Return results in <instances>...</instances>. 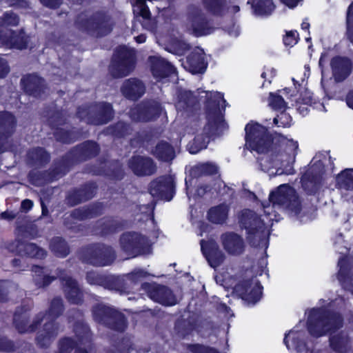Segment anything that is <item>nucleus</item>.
<instances>
[{
  "label": "nucleus",
  "mask_w": 353,
  "mask_h": 353,
  "mask_svg": "<svg viewBox=\"0 0 353 353\" xmlns=\"http://www.w3.org/2000/svg\"><path fill=\"white\" fill-rule=\"evenodd\" d=\"M272 203L263 206L265 219L259 218L257 214L250 210L242 211L240 223L248 232L249 239L253 243H263L269 236V227L271 222L276 220L273 208L278 206L292 215H298L301 210L299 198L295 190L287 184L279 186L269 196Z\"/></svg>",
  "instance_id": "f257e3e1"
},
{
  "label": "nucleus",
  "mask_w": 353,
  "mask_h": 353,
  "mask_svg": "<svg viewBox=\"0 0 353 353\" xmlns=\"http://www.w3.org/2000/svg\"><path fill=\"white\" fill-rule=\"evenodd\" d=\"M245 145L262 156L258 158L261 170L270 175L291 174L298 143L287 140L288 152L277 153L272 148V139L267 129L257 123H250L245 128Z\"/></svg>",
  "instance_id": "f03ea898"
},
{
  "label": "nucleus",
  "mask_w": 353,
  "mask_h": 353,
  "mask_svg": "<svg viewBox=\"0 0 353 353\" xmlns=\"http://www.w3.org/2000/svg\"><path fill=\"white\" fill-rule=\"evenodd\" d=\"M197 92L200 94H205L204 97L210 100L208 101L207 105V123L203 128V133L196 135L192 143H190L188 145L189 152L191 154H196L200 150L207 148L210 137L215 134H219L226 128V123L223 118V114L220 106H226V101L223 99V95L220 92L208 93L205 91L201 92L199 90ZM179 100L176 104L178 110H182L188 107L194 105L199 99L192 92L183 90L181 92L178 96ZM203 96H201L199 100Z\"/></svg>",
  "instance_id": "7ed1b4c3"
},
{
  "label": "nucleus",
  "mask_w": 353,
  "mask_h": 353,
  "mask_svg": "<svg viewBox=\"0 0 353 353\" xmlns=\"http://www.w3.org/2000/svg\"><path fill=\"white\" fill-rule=\"evenodd\" d=\"M63 311V301L61 298H54L50 303L47 314L39 313L37 315L32 323L28 325V316L26 313L19 314L17 312L14 316V323L17 330L21 332H33L38 325L44 319L46 321L43 327L38 333L37 337V343L41 347H47L52 339L57 335L59 331V325L55 323V319L59 317Z\"/></svg>",
  "instance_id": "20e7f679"
},
{
  "label": "nucleus",
  "mask_w": 353,
  "mask_h": 353,
  "mask_svg": "<svg viewBox=\"0 0 353 353\" xmlns=\"http://www.w3.org/2000/svg\"><path fill=\"white\" fill-rule=\"evenodd\" d=\"M307 324L310 334L312 336L320 337L340 328L343 319L340 314L330 313L325 308H313L309 312Z\"/></svg>",
  "instance_id": "39448f33"
},
{
  "label": "nucleus",
  "mask_w": 353,
  "mask_h": 353,
  "mask_svg": "<svg viewBox=\"0 0 353 353\" xmlns=\"http://www.w3.org/2000/svg\"><path fill=\"white\" fill-rule=\"evenodd\" d=\"M77 341L65 338L60 342L59 353H88L91 348V334L88 327L81 321H77L74 328Z\"/></svg>",
  "instance_id": "423d86ee"
},
{
  "label": "nucleus",
  "mask_w": 353,
  "mask_h": 353,
  "mask_svg": "<svg viewBox=\"0 0 353 353\" xmlns=\"http://www.w3.org/2000/svg\"><path fill=\"white\" fill-rule=\"evenodd\" d=\"M92 312L96 322L109 328L122 332L126 327L124 315L110 306L97 303L93 306Z\"/></svg>",
  "instance_id": "0eeeda50"
},
{
  "label": "nucleus",
  "mask_w": 353,
  "mask_h": 353,
  "mask_svg": "<svg viewBox=\"0 0 353 353\" xmlns=\"http://www.w3.org/2000/svg\"><path fill=\"white\" fill-rule=\"evenodd\" d=\"M120 247L129 256L134 257L139 254H149L151 243L148 238L138 232H128L121 235Z\"/></svg>",
  "instance_id": "6e6552de"
},
{
  "label": "nucleus",
  "mask_w": 353,
  "mask_h": 353,
  "mask_svg": "<svg viewBox=\"0 0 353 353\" xmlns=\"http://www.w3.org/2000/svg\"><path fill=\"white\" fill-rule=\"evenodd\" d=\"M78 27L97 37L109 33L112 30L110 18L103 14L97 13L88 18L86 14H81L77 20Z\"/></svg>",
  "instance_id": "1a4fd4ad"
},
{
  "label": "nucleus",
  "mask_w": 353,
  "mask_h": 353,
  "mask_svg": "<svg viewBox=\"0 0 353 353\" xmlns=\"http://www.w3.org/2000/svg\"><path fill=\"white\" fill-rule=\"evenodd\" d=\"M135 67V53L125 46L119 47L113 57L111 72L115 77L128 76Z\"/></svg>",
  "instance_id": "9d476101"
},
{
  "label": "nucleus",
  "mask_w": 353,
  "mask_h": 353,
  "mask_svg": "<svg viewBox=\"0 0 353 353\" xmlns=\"http://www.w3.org/2000/svg\"><path fill=\"white\" fill-rule=\"evenodd\" d=\"M116 258L113 249L105 245H94L88 248L83 256L85 262L96 266H106Z\"/></svg>",
  "instance_id": "9b49d317"
},
{
  "label": "nucleus",
  "mask_w": 353,
  "mask_h": 353,
  "mask_svg": "<svg viewBox=\"0 0 353 353\" xmlns=\"http://www.w3.org/2000/svg\"><path fill=\"white\" fill-rule=\"evenodd\" d=\"M188 28L195 36L207 35L212 32V27L201 8L191 6L188 12Z\"/></svg>",
  "instance_id": "f8f14e48"
},
{
  "label": "nucleus",
  "mask_w": 353,
  "mask_h": 353,
  "mask_svg": "<svg viewBox=\"0 0 353 353\" xmlns=\"http://www.w3.org/2000/svg\"><path fill=\"white\" fill-rule=\"evenodd\" d=\"M142 290L153 301L163 305L171 306L176 303V296L168 288L157 283H144Z\"/></svg>",
  "instance_id": "ddd939ff"
},
{
  "label": "nucleus",
  "mask_w": 353,
  "mask_h": 353,
  "mask_svg": "<svg viewBox=\"0 0 353 353\" xmlns=\"http://www.w3.org/2000/svg\"><path fill=\"white\" fill-rule=\"evenodd\" d=\"M149 190L153 197L170 201L174 192V178L172 176L159 177L151 182Z\"/></svg>",
  "instance_id": "4468645a"
},
{
  "label": "nucleus",
  "mask_w": 353,
  "mask_h": 353,
  "mask_svg": "<svg viewBox=\"0 0 353 353\" xmlns=\"http://www.w3.org/2000/svg\"><path fill=\"white\" fill-rule=\"evenodd\" d=\"M59 276L69 302L74 304H79L83 301V292L79 287L76 280L68 275L65 270H58Z\"/></svg>",
  "instance_id": "2eb2a0df"
},
{
  "label": "nucleus",
  "mask_w": 353,
  "mask_h": 353,
  "mask_svg": "<svg viewBox=\"0 0 353 353\" xmlns=\"http://www.w3.org/2000/svg\"><path fill=\"white\" fill-rule=\"evenodd\" d=\"M236 292L248 305H254L262 295V286L256 280L245 281L235 287Z\"/></svg>",
  "instance_id": "dca6fc26"
},
{
  "label": "nucleus",
  "mask_w": 353,
  "mask_h": 353,
  "mask_svg": "<svg viewBox=\"0 0 353 353\" xmlns=\"http://www.w3.org/2000/svg\"><path fill=\"white\" fill-rule=\"evenodd\" d=\"M161 110V105L157 101L143 103L132 108L130 116L137 121H148L158 117Z\"/></svg>",
  "instance_id": "f3484780"
},
{
  "label": "nucleus",
  "mask_w": 353,
  "mask_h": 353,
  "mask_svg": "<svg viewBox=\"0 0 353 353\" xmlns=\"http://www.w3.org/2000/svg\"><path fill=\"white\" fill-rule=\"evenodd\" d=\"M221 243L223 250L229 255L239 256L245 250V243L243 237L234 232H226L221 235Z\"/></svg>",
  "instance_id": "a211bd4d"
},
{
  "label": "nucleus",
  "mask_w": 353,
  "mask_h": 353,
  "mask_svg": "<svg viewBox=\"0 0 353 353\" xmlns=\"http://www.w3.org/2000/svg\"><path fill=\"white\" fill-rule=\"evenodd\" d=\"M201 249L210 265L216 268L223 263L226 259L225 253L220 250L217 243L213 240L201 241Z\"/></svg>",
  "instance_id": "6ab92c4d"
},
{
  "label": "nucleus",
  "mask_w": 353,
  "mask_h": 353,
  "mask_svg": "<svg viewBox=\"0 0 353 353\" xmlns=\"http://www.w3.org/2000/svg\"><path fill=\"white\" fill-rule=\"evenodd\" d=\"M86 281L90 285H100L116 292L117 289H120L121 285L123 283V278L114 275H104L94 271L87 273Z\"/></svg>",
  "instance_id": "aec40b11"
},
{
  "label": "nucleus",
  "mask_w": 353,
  "mask_h": 353,
  "mask_svg": "<svg viewBox=\"0 0 353 353\" xmlns=\"http://www.w3.org/2000/svg\"><path fill=\"white\" fill-rule=\"evenodd\" d=\"M90 115L87 121L95 125L108 122L113 117V111L110 103H101L91 108L88 111Z\"/></svg>",
  "instance_id": "412c9836"
},
{
  "label": "nucleus",
  "mask_w": 353,
  "mask_h": 353,
  "mask_svg": "<svg viewBox=\"0 0 353 353\" xmlns=\"http://www.w3.org/2000/svg\"><path fill=\"white\" fill-rule=\"evenodd\" d=\"M129 167L139 176L150 175L155 172L156 165L153 161L145 157H134L129 161Z\"/></svg>",
  "instance_id": "4be33fe9"
},
{
  "label": "nucleus",
  "mask_w": 353,
  "mask_h": 353,
  "mask_svg": "<svg viewBox=\"0 0 353 353\" xmlns=\"http://www.w3.org/2000/svg\"><path fill=\"white\" fill-rule=\"evenodd\" d=\"M207 65L204 52L202 50L197 48L187 57L184 68L193 74L203 73Z\"/></svg>",
  "instance_id": "5701e85b"
},
{
  "label": "nucleus",
  "mask_w": 353,
  "mask_h": 353,
  "mask_svg": "<svg viewBox=\"0 0 353 353\" xmlns=\"http://www.w3.org/2000/svg\"><path fill=\"white\" fill-rule=\"evenodd\" d=\"M150 62L152 74L157 79L166 77L175 72L174 67L161 57L157 56L150 57Z\"/></svg>",
  "instance_id": "b1692460"
},
{
  "label": "nucleus",
  "mask_w": 353,
  "mask_h": 353,
  "mask_svg": "<svg viewBox=\"0 0 353 353\" xmlns=\"http://www.w3.org/2000/svg\"><path fill=\"white\" fill-rule=\"evenodd\" d=\"M121 90L126 98L137 100L145 93V88L140 80L132 78L123 82Z\"/></svg>",
  "instance_id": "393cba45"
},
{
  "label": "nucleus",
  "mask_w": 353,
  "mask_h": 353,
  "mask_svg": "<svg viewBox=\"0 0 353 353\" xmlns=\"http://www.w3.org/2000/svg\"><path fill=\"white\" fill-rule=\"evenodd\" d=\"M330 64L336 81H343L351 73V62L348 59L334 57L332 59Z\"/></svg>",
  "instance_id": "a878e982"
},
{
  "label": "nucleus",
  "mask_w": 353,
  "mask_h": 353,
  "mask_svg": "<svg viewBox=\"0 0 353 353\" xmlns=\"http://www.w3.org/2000/svg\"><path fill=\"white\" fill-rule=\"evenodd\" d=\"M16 125L15 117L10 112L0 113V152L4 151L3 143L6 139L10 135Z\"/></svg>",
  "instance_id": "bb28decb"
},
{
  "label": "nucleus",
  "mask_w": 353,
  "mask_h": 353,
  "mask_svg": "<svg viewBox=\"0 0 353 353\" xmlns=\"http://www.w3.org/2000/svg\"><path fill=\"white\" fill-rule=\"evenodd\" d=\"M0 41L2 43L17 49H24L28 47V37L23 34H17L8 30L5 34H0Z\"/></svg>",
  "instance_id": "cd10ccee"
},
{
  "label": "nucleus",
  "mask_w": 353,
  "mask_h": 353,
  "mask_svg": "<svg viewBox=\"0 0 353 353\" xmlns=\"http://www.w3.org/2000/svg\"><path fill=\"white\" fill-rule=\"evenodd\" d=\"M57 270V273H58ZM33 283L38 288H46L53 281L56 279L57 275L50 276L48 270L46 268L37 265L33 266L32 269Z\"/></svg>",
  "instance_id": "c85d7f7f"
},
{
  "label": "nucleus",
  "mask_w": 353,
  "mask_h": 353,
  "mask_svg": "<svg viewBox=\"0 0 353 353\" xmlns=\"http://www.w3.org/2000/svg\"><path fill=\"white\" fill-rule=\"evenodd\" d=\"M25 91L29 94L40 97L43 91L44 81L35 74L28 75L21 79Z\"/></svg>",
  "instance_id": "c756f323"
},
{
  "label": "nucleus",
  "mask_w": 353,
  "mask_h": 353,
  "mask_svg": "<svg viewBox=\"0 0 353 353\" xmlns=\"http://www.w3.org/2000/svg\"><path fill=\"white\" fill-rule=\"evenodd\" d=\"M153 155L160 161L168 162L175 157V150L167 141H159L152 150Z\"/></svg>",
  "instance_id": "7c9ffc66"
},
{
  "label": "nucleus",
  "mask_w": 353,
  "mask_h": 353,
  "mask_svg": "<svg viewBox=\"0 0 353 353\" xmlns=\"http://www.w3.org/2000/svg\"><path fill=\"white\" fill-rule=\"evenodd\" d=\"M330 343L332 349L339 353H347L351 349L350 338L345 332H340L331 336Z\"/></svg>",
  "instance_id": "2f4dec72"
},
{
  "label": "nucleus",
  "mask_w": 353,
  "mask_h": 353,
  "mask_svg": "<svg viewBox=\"0 0 353 353\" xmlns=\"http://www.w3.org/2000/svg\"><path fill=\"white\" fill-rule=\"evenodd\" d=\"M17 250L21 256L37 259H43L46 256V250L37 247L36 244L32 243H19L17 246Z\"/></svg>",
  "instance_id": "473e14b6"
},
{
  "label": "nucleus",
  "mask_w": 353,
  "mask_h": 353,
  "mask_svg": "<svg viewBox=\"0 0 353 353\" xmlns=\"http://www.w3.org/2000/svg\"><path fill=\"white\" fill-rule=\"evenodd\" d=\"M229 206L221 204L211 208L208 212V219L215 224H222L228 219Z\"/></svg>",
  "instance_id": "72a5a7b5"
},
{
  "label": "nucleus",
  "mask_w": 353,
  "mask_h": 353,
  "mask_svg": "<svg viewBox=\"0 0 353 353\" xmlns=\"http://www.w3.org/2000/svg\"><path fill=\"white\" fill-rule=\"evenodd\" d=\"M148 274L142 269H136L131 273L118 276L120 278L123 279V283L121 285L120 289H117V292L121 293L124 292L131 284H135L140 280L145 278Z\"/></svg>",
  "instance_id": "f704fd0d"
},
{
  "label": "nucleus",
  "mask_w": 353,
  "mask_h": 353,
  "mask_svg": "<svg viewBox=\"0 0 353 353\" xmlns=\"http://www.w3.org/2000/svg\"><path fill=\"white\" fill-rule=\"evenodd\" d=\"M250 2L251 0H248V3ZM252 6L254 14L258 16L269 15L274 9L272 0H252Z\"/></svg>",
  "instance_id": "c9c22d12"
},
{
  "label": "nucleus",
  "mask_w": 353,
  "mask_h": 353,
  "mask_svg": "<svg viewBox=\"0 0 353 353\" xmlns=\"http://www.w3.org/2000/svg\"><path fill=\"white\" fill-rule=\"evenodd\" d=\"M50 250L59 257H65L69 254V247L61 237L53 238L50 243Z\"/></svg>",
  "instance_id": "e433bc0d"
},
{
  "label": "nucleus",
  "mask_w": 353,
  "mask_h": 353,
  "mask_svg": "<svg viewBox=\"0 0 353 353\" xmlns=\"http://www.w3.org/2000/svg\"><path fill=\"white\" fill-rule=\"evenodd\" d=\"M77 153L82 157L90 158L97 155L99 147L92 141L85 142L77 148Z\"/></svg>",
  "instance_id": "4c0bfd02"
},
{
  "label": "nucleus",
  "mask_w": 353,
  "mask_h": 353,
  "mask_svg": "<svg viewBox=\"0 0 353 353\" xmlns=\"http://www.w3.org/2000/svg\"><path fill=\"white\" fill-rule=\"evenodd\" d=\"M346 263L345 258L342 257L339 259L338 265L340 268L339 271V280L342 283L343 286L351 291L353 294V278L346 277L345 275L344 265Z\"/></svg>",
  "instance_id": "58836bf2"
},
{
  "label": "nucleus",
  "mask_w": 353,
  "mask_h": 353,
  "mask_svg": "<svg viewBox=\"0 0 353 353\" xmlns=\"http://www.w3.org/2000/svg\"><path fill=\"white\" fill-rule=\"evenodd\" d=\"M28 158L34 163H43L49 160L48 154L41 148H34L28 152Z\"/></svg>",
  "instance_id": "ea45409f"
},
{
  "label": "nucleus",
  "mask_w": 353,
  "mask_h": 353,
  "mask_svg": "<svg viewBox=\"0 0 353 353\" xmlns=\"http://www.w3.org/2000/svg\"><path fill=\"white\" fill-rule=\"evenodd\" d=\"M190 49V45L185 41L174 39L172 41L167 50L176 55H183Z\"/></svg>",
  "instance_id": "a19ab883"
},
{
  "label": "nucleus",
  "mask_w": 353,
  "mask_h": 353,
  "mask_svg": "<svg viewBox=\"0 0 353 353\" xmlns=\"http://www.w3.org/2000/svg\"><path fill=\"white\" fill-rule=\"evenodd\" d=\"M203 3L209 11L214 14H221L225 6V0H203Z\"/></svg>",
  "instance_id": "79ce46f5"
},
{
  "label": "nucleus",
  "mask_w": 353,
  "mask_h": 353,
  "mask_svg": "<svg viewBox=\"0 0 353 353\" xmlns=\"http://www.w3.org/2000/svg\"><path fill=\"white\" fill-rule=\"evenodd\" d=\"M269 105L276 110H284L286 107V103L282 96L274 93H270Z\"/></svg>",
  "instance_id": "37998d69"
},
{
  "label": "nucleus",
  "mask_w": 353,
  "mask_h": 353,
  "mask_svg": "<svg viewBox=\"0 0 353 353\" xmlns=\"http://www.w3.org/2000/svg\"><path fill=\"white\" fill-rule=\"evenodd\" d=\"M194 172L199 175H208L216 172V166L211 163L199 164L194 168Z\"/></svg>",
  "instance_id": "c03bdc74"
},
{
  "label": "nucleus",
  "mask_w": 353,
  "mask_h": 353,
  "mask_svg": "<svg viewBox=\"0 0 353 353\" xmlns=\"http://www.w3.org/2000/svg\"><path fill=\"white\" fill-rule=\"evenodd\" d=\"M94 187L92 185H89L88 187H85L82 190H79L76 191L74 194V196H77V201L74 203V204H77L79 202H81L83 201L88 200L91 199L93 196Z\"/></svg>",
  "instance_id": "a18cd8bd"
},
{
  "label": "nucleus",
  "mask_w": 353,
  "mask_h": 353,
  "mask_svg": "<svg viewBox=\"0 0 353 353\" xmlns=\"http://www.w3.org/2000/svg\"><path fill=\"white\" fill-rule=\"evenodd\" d=\"M341 185L347 190L353 189V169L347 170L341 172L339 176Z\"/></svg>",
  "instance_id": "49530a36"
},
{
  "label": "nucleus",
  "mask_w": 353,
  "mask_h": 353,
  "mask_svg": "<svg viewBox=\"0 0 353 353\" xmlns=\"http://www.w3.org/2000/svg\"><path fill=\"white\" fill-rule=\"evenodd\" d=\"M16 289V285L8 281H0V301L7 300L8 294L12 290Z\"/></svg>",
  "instance_id": "de8ad7c7"
},
{
  "label": "nucleus",
  "mask_w": 353,
  "mask_h": 353,
  "mask_svg": "<svg viewBox=\"0 0 353 353\" xmlns=\"http://www.w3.org/2000/svg\"><path fill=\"white\" fill-rule=\"evenodd\" d=\"M19 23L18 17L13 12H7L0 18V26H17ZM3 34L0 31V34Z\"/></svg>",
  "instance_id": "09e8293b"
},
{
  "label": "nucleus",
  "mask_w": 353,
  "mask_h": 353,
  "mask_svg": "<svg viewBox=\"0 0 353 353\" xmlns=\"http://www.w3.org/2000/svg\"><path fill=\"white\" fill-rule=\"evenodd\" d=\"M347 36L353 44V3L349 6L347 14Z\"/></svg>",
  "instance_id": "8fccbe9b"
},
{
  "label": "nucleus",
  "mask_w": 353,
  "mask_h": 353,
  "mask_svg": "<svg viewBox=\"0 0 353 353\" xmlns=\"http://www.w3.org/2000/svg\"><path fill=\"white\" fill-rule=\"evenodd\" d=\"M291 117L288 114L281 112L274 119V123L278 127H289L291 125Z\"/></svg>",
  "instance_id": "3c124183"
},
{
  "label": "nucleus",
  "mask_w": 353,
  "mask_h": 353,
  "mask_svg": "<svg viewBox=\"0 0 353 353\" xmlns=\"http://www.w3.org/2000/svg\"><path fill=\"white\" fill-rule=\"evenodd\" d=\"M189 350L192 353H219L216 350L201 345H191Z\"/></svg>",
  "instance_id": "603ef678"
},
{
  "label": "nucleus",
  "mask_w": 353,
  "mask_h": 353,
  "mask_svg": "<svg viewBox=\"0 0 353 353\" xmlns=\"http://www.w3.org/2000/svg\"><path fill=\"white\" fill-rule=\"evenodd\" d=\"M128 126L123 122L118 123L116 126L110 129V132L117 137H123L127 134Z\"/></svg>",
  "instance_id": "864d4df0"
},
{
  "label": "nucleus",
  "mask_w": 353,
  "mask_h": 353,
  "mask_svg": "<svg viewBox=\"0 0 353 353\" xmlns=\"http://www.w3.org/2000/svg\"><path fill=\"white\" fill-rule=\"evenodd\" d=\"M298 33L296 31H290L286 33L283 39L285 46H293L297 43Z\"/></svg>",
  "instance_id": "5fc2aeb1"
},
{
  "label": "nucleus",
  "mask_w": 353,
  "mask_h": 353,
  "mask_svg": "<svg viewBox=\"0 0 353 353\" xmlns=\"http://www.w3.org/2000/svg\"><path fill=\"white\" fill-rule=\"evenodd\" d=\"M313 97L312 93L305 90L304 92V94L301 96L300 98H299V101H297V103H301L303 105H312V103H315V102L313 101Z\"/></svg>",
  "instance_id": "6e6d98bb"
},
{
  "label": "nucleus",
  "mask_w": 353,
  "mask_h": 353,
  "mask_svg": "<svg viewBox=\"0 0 353 353\" xmlns=\"http://www.w3.org/2000/svg\"><path fill=\"white\" fill-rule=\"evenodd\" d=\"M10 68L8 65L7 61L0 57V78L4 77L8 72Z\"/></svg>",
  "instance_id": "4d7b16f0"
},
{
  "label": "nucleus",
  "mask_w": 353,
  "mask_h": 353,
  "mask_svg": "<svg viewBox=\"0 0 353 353\" xmlns=\"http://www.w3.org/2000/svg\"><path fill=\"white\" fill-rule=\"evenodd\" d=\"M276 75V70L273 68L266 69L261 74V77L263 79L268 78L269 83H271V79Z\"/></svg>",
  "instance_id": "13d9d810"
},
{
  "label": "nucleus",
  "mask_w": 353,
  "mask_h": 353,
  "mask_svg": "<svg viewBox=\"0 0 353 353\" xmlns=\"http://www.w3.org/2000/svg\"><path fill=\"white\" fill-rule=\"evenodd\" d=\"M61 0H40L41 3L49 8H56L60 5Z\"/></svg>",
  "instance_id": "bf43d9fd"
},
{
  "label": "nucleus",
  "mask_w": 353,
  "mask_h": 353,
  "mask_svg": "<svg viewBox=\"0 0 353 353\" xmlns=\"http://www.w3.org/2000/svg\"><path fill=\"white\" fill-rule=\"evenodd\" d=\"M33 206V202L30 199H25L21 202V209L22 211L27 212Z\"/></svg>",
  "instance_id": "052dcab7"
},
{
  "label": "nucleus",
  "mask_w": 353,
  "mask_h": 353,
  "mask_svg": "<svg viewBox=\"0 0 353 353\" xmlns=\"http://www.w3.org/2000/svg\"><path fill=\"white\" fill-rule=\"evenodd\" d=\"M114 231V228L111 223V221H108L106 223H103V228H102V233L107 234L108 232H112Z\"/></svg>",
  "instance_id": "680f3d73"
},
{
  "label": "nucleus",
  "mask_w": 353,
  "mask_h": 353,
  "mask_svg": "<svg viewBox=\"0 0 353 353\" xmlns=\"http://www.w3.org/2000/svg\"><path fill=\"white\" fill-rule=\"evenodd\" d=\"M211 188L209 185H205L199 187L196 190V194L199 196H203L206 192L210 191Z\"/></svg>",
  "instance_id": "e2e57ef3"
},
{
  "label": "nucleus",
  "mask_w": 353,
  "mask_h": 353,
  "mask_svg": "<svg viewBox=\"0 0 353 353\" xmlns=\"http://www.w3.org/2000/svg\"><path fill=\"white\" fill-rule=\"evenodd\" d=\"M74 214L77 216H79L80 219H85L90 217V213L83 210H77Z\"/></svg>",
  "instance_id": "0e129e2a"
},
{
  "label": "nucleus",
  "mask_w": 353,
  "mask_h": 353,
  "mask_svg": "<svg viewBox=\"0 0 353 353\" xmlns=\"http://www.w3.org/2000/svg\"><path fill=\"white\" fill-rule=\"evenodd\" d=\"M346 103L349 108L353 110V89L346 96Z\"/></svg>",
  "instance_id": "69168bd1"
},
{
  "label": "nucleus",
  "mask_w": 353,
  "mask_h": 353,
  "mask_svg": "<svg viewBox=\"0 0 353 353\" xmlns=\"http://www.w3.org/2000/svg\"><path fill=\"white\" fill-rule=\"evenodd\" d=\"M1 216L5 219L12 220L16 217V213H14L13 212H7L6 211V212H2L1 214Z\"/></svg>",
  "instance_id": "338daca9"
},
{
  "label": "nucleus",
  "mask_w": 353,
  "mask_h": 353,
  "mask_svg": "<svg viewBox=\"0 0 353 353\" xmlns=\"http://www.w3.org/2000/svg\"><path fill=\"white\" fill-rule=\"evenodd\" d=\"M228 34L232 37H236L239 34V27L233 25L232 29L228 30Z\"/></svg>",
  "instance_id": "774afa93"
}]
</instances>
